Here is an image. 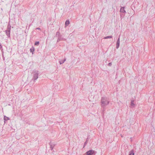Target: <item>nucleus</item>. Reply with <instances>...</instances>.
<instances>
[{"mask_svg": "<svg viewBox=\"0 0 155 155\" xmlns=\"http://www.w3.org/2000/svg\"><path fill=\"white\" fill-rule=\"evenodd\" d=\"M112 37V36H107L106 37H105L104 38V39H109V38H111Z\"/></svg>", "mask_w": 155, "mask_h": 155, "instance_id": "nucleus-14", "label": "nucleus"}, {"mask_svg": "<svg viewBox=\"0 0 155 155\" xmlns=\"http://www.w3.org/2000/svg\"><path fill=\"white\" fill-rule=\"evenodd\" d=\"M120 11V12L121 13H123L125 14L126 13V12L124 10V7H121Z\"/></svg>", "mask_w": 155, "mask_h": 155, "instance_id": "nucleus-6", "label": "nucleus"}, {"mask_svg": "<svg viewBox=\"0 0 155 155\" xmlns=\"http://www.w3.org/2000/svg\"><path fill=\"white\" fill-rule=\"evenodd\" d=\"M39 41H36L35 43L34 44L35 45L38 46L39 45Z\"/></svg>", "mask_w": 155, "mask_h": 155, "instance_id": "nucleus-17", "label": "nucleus"}, {"mask_svg": "<svg viewBox=\"0 0 155 155\" xmlns=\"http://www.w3.org/2000/svg\"><path fill=\"white\" fill-rule=\"evenodd\" d=\"M86 144V142H85L84 143V145H85Z\"/></svg>", "mask_w": 155, "mask_h": 155, "instance_id": "nucleus-20", "label": "nucleus"}, {"mask_svg": "<svg viewBox=\"0 0 155 155\" xmlns=\"http://www.w3.org/2000/svg\"><path fill=\"white\" fill-rule=\"evenodd\" d=\"M111 65H112V63H109L108 64V65L109 66H111Z\"/></svg>", "mask_w": 155, "mask_h": 155, "instance_id": "nucleus-18", "label": "nucleus"}, {"mask_svg": "<svg viewBox=\"0 0 155 155\" xmlns=\"http://www.w3.org/2000/svg\"><path fill=\"white\" fill-rule=\"evenodd\" d=\"M94 151L91 150L87 152L86 154L87 155H92L94 154Z\"/></svg>", "mask_w": 155, "mask_h": 155, "instance_id": "nucleus-5", "label": "nucleus"}, {"mask_svg": "<svg viewBox=\"0 0 155 155\" xmlns=\"http://www.w3.org/2000/svg\"><path fill=\"white\" fill-rule=\"evenodd\" d=\"M108 99L106 97H102L101 99V105L102 107H104L109 103Z\"/></svg>", "mask_w": 155, "mask_h": 155, "instance_id": "nucleus-1", "label": "nucleus"}, {"mask_svg": "<svg viewBox=\"0 0 155 155\" xmlns=\"http://www.w3.org/2000/svg\"><path fill=\"white\" fill-rule=\"evenodd\" d=\"M130 106L132 107H134L135 106V104L134 103V101L131 100V102Z\"/></svg>", "mask_w": 155, "mask_h": 155, "instance_id": "nucleus-10", "label": "nucleus"}, {"mask_svg": "<svg viewBox=\"0 0 155 155\" xmlns=\"http://www.w3.org/2000/svg\"><path fill=\"white\" fill-rule=\"evenodd\" d=\"M39 74L38 71L37 70H33L32 72L33 77L32 80L34 82H35L38 78Z\"/></svg>", "mask_w": 155, "mask_h": 155, "instance_id": "nucleus-2", "label": "nucleus"}, {"mask_svg": "<svg viewBox=\"0 0 155 155\" xmlns=\"http://www.w3.org/2000/svg\"><path fill=\"white\" fill-rule=\"evenodd\" d=\"M50 146L51 150H53L54 147V146H55V144H53V143H50Z\"/></svg>", "mask_w": 155, "mask_h": 155, "instance_id": "nucleus-8", "label": "nucleus"}, {"mask_svg": "<svg viewBox=\"0 0 155 155\" xmlns=\"http://www.w3.org/2000/svg\"><path fill=\"white\" fill-rule=\"evenodd\" d=\"M129 155H134V151L133 150L130 152Z\"/></svg>", "mask_w": 155, "mask_h": 155, "instance_id": "nucleus-13", "label": "nucleus"}, {"mask_svg": "<svg viewBox=\"0 0 155 155\" xmlns=\"http://www.w3.org/2000/svg\"><path fill=\"white\" fill-rule=\"evenodd\" d=\"M70 24V21L69 20H67L65 22V26H67Z\"/></svg>", "mask_w": 155, "mask_h": 155, "instance_id": "nucleus-11", "label": "nucleus"}, {"mask_svg": "<svg viewBox=\"0 0 155 155\" xmlns=\"http://www.w3.org/2000/svg\"><path fill=\"white\" fill-rule=\"evenodd\" d=\"M66 40V39L64 38L62 35H61L60 36H59L58 37V38L57 42H59L61 41H65Z\"/></svg>", "mask_w": 155, "mask_h": 155, "instance_id": "nucleus-4", "label": "nucleus"}, {"mask_svg": "<svg viewBox=\"0 0 155 155\" xmlns=\"http://www.w3.org/2000/svg\"><path fill=\"white\" fill-rule=\"evenodd\" d=\"M4 119L6 121L8 120L9 119V118L8 117H6V116H5L4 117Z\"/></svg>", "mask_w": 155, "mask_h": 155, "instance_id": "nucleus-16", "label": "nucleus"}, {"mask_svg": "<svg viewBox=\"0 0 155 155\" xmlns=\"http://www.w3.org/2000/svg\"><path fill=\"white\" fill-rule=\"evenodd\" d=\"M120 45V36L117 40L116 43V48L118 49L119 46Z\"/></svg>", "mask_w": 155, "mask_h": 155, "instance_id": "nucleus-7", "label": "nucleus"}, {"mask_svg": "<svg viewBox=\"0 0 155 155\" xmlns=\"http://www.w3.org/2000/svg\"><path fill=\"white\" fill-rule=\"evenodd\" d=\"M36 29L37 30V29H38V30H41V29L40 28H36Z\"/></svg>", "mask_w": 155, "mask_h": 155, "instance_id": "nucleus-19", "label": "nucleus"}, {"mask_svg": "<svg viewBox=\"0 0 155 155\" xmlns=\"http://www.w3.org/2000/svg\"><path fill=\"white\" fill-rule=\"evenodd\" d=\"M61 35H60V33L58 31L56 32V36L58 38V36H60Z\"/></svg>", "mask_w": 155, "mask_h": 155, "instance_id": "nucleus-15", "label": "nucleus"}, {"mask_svg": "<svg viewBox=\"0 0 155 155\" xmlns=\"http://www.w3.org/2000/svg\"><path fill=\"white\" fill-rule=\"evenodd\" d=\"M30 52L32 53V54H33V52L35 51V48L34 47H32L30 49Z\"/></svg>", "mask_w": 155, "mask_h": 155, "instance_id": "nucleus-9", "label": "nucleus"}, {"mask_svg": "<svg viewBox=\"0 0 155 155\" xmlns=\"http://www.w3.org/2000/svg\"><path fill=\"white\" fill-rule=\"evenodd\" d=\"M11 28V26L9 23H8V25L6 30L4 31L5 32L6 35L8 38L10 37Z\"/></svg>", "mask_w": 155, "mask_h": 155, "instance_id": "nucleus-3", "label": "nucleus"}, {"mask_svg": "<svg viewBox=\"0 0 155 155\" xmlns=\"http://www.w3.org/2000/svg\"><path fill=\"white\" fill-rule=\"evenodd\" d=\"M66 60V59L65 58L64 60H61V61H59V62L60 64H63L65 61Z\"/></svg>", "mask_w": 155, "mask_h": 155, "instance_id": "nucleus-12", "label": "nucleus"}]
</instances>
